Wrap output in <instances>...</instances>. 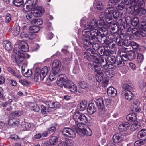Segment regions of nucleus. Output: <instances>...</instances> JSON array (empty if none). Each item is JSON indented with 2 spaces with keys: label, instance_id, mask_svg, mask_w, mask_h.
I'll list each match as a JSON object with an SVG mask.
<instances>
[{
  "label": "nucleus",
  "instance_id": "f257e3e1",
  "mask_svg": "<svg viewBox=\"0 0 146 146\" xmlns=\"http://www.w3.org/2000/svg\"><path fill=\"white\" fill-rule=\"evenodd\" d=\"M73 119L76 121V125L75 131L78 134H81L82 129L83 127H86L85 125L88 122V119L85 115L79 111L75 112L73 115Z\"/></svg>",
  "mask_w": 146,
  "mask_h": 146
},
{
  "label": "nucleus",
  "instance_id": "f03ea898",
  "mask_svg": "<svg viewBox=\"0 0 146 146\" xmlns=\"http://www.w3.org/2000/svg\"><path fill=\"white\" fill-rule=\"evenodd\" d=\"M90 45H85V46H83L86 51L84 52V56L85 58L87 59L88 61L91 62H94L95 59H98L97 58V54L95 53L92 50V49L90 48L89 46Z\"/></svg>",
  "mask_w": 146,
  "mask_h": 146
},
{
  "label": "nucleus",
  "instance_id": "7ed1b4c3",
  "mask_svg": "<svg viewBox=\"0 0 146 146\" xmlns=\"http://www.w3.org/2000/svg\"><path fill=\"white\" fill-rule=\"evenodd\" d=\"M90 29L89 28H86L83 30L82 33L85 37L84 39V46L85 45H90L93 43L94 40L91 35Z\"/></svg>",
  "mask_w": 146,
  "mask_h": 146
},
{
  "label": "nucleus",
  "instance_id": "20e7f679",
  "mask_svg": "<svg viewBox=\"0 0 146 146\" xmlns=\"http://www.w3.org/2000/svg\"><path fill=\"white\" fill-rule=\"evenodd\" d=\"M80 24L81 26L84 25V27L86 28L90 29L100 28L97 21L95 19H94L89 21H87L86 22L84 17L82 18L80 21Z\"/></svg>",
  "mask_w": 146,
  "mask_h": 146
},
{
  "label": "nucleus",
  "instance_id": "39448f33",
  "mask_svg": "<svg viewBox=\"0 0 146 146\" xmlns=\"http://www.w3.org/2000/svg\"><path fill=\"white\" fill-rule=\"evenodd\" d=\"M89 68L97 73L96 77V80L98 82H101L103 79V74L101 70L100 66L90 64L89 65Z\"/></svg>",
  "mask_w": 146,
  "mask_h": 146
},
{
  "label": "nucleus",
  "instance_id": "423d86ee",
  "mask_svg": "<svg viewBox=\"0 0 146 146\" xmlns=\"http://www.w3.org/2000/svg\"><path fill=\"white\" fill-rule=\"evenodd\" d=\"M123 49L125 50V52H127L126 53H124V54H122L124 57V60L125 61L129 60L131 61L135 59L136 57L135 52L134 51L128 50L127 48H124Z\"/></svg>",
  "mask_w": 146,
  "mask_h": 146
},
{
  "label": "nucleus",
  "instance_id": "0eeeda50",
  "mask_svg": "<svg viewBox=\"0 0 146 146\" xmlns=\"http://www.w3.org/2000/svg\"><path fill=\"white\" fill-rule=\"evenodd\" d=\"M115 8L114 7H110L106 9L105 10V13L106 17V23H110L112 21V14L114 11Z\"/></svg>",
  "mask_w": 146,
  "mask_h": 146
},
{
  "label": "nucleus",
  "instance_id": "6e6552de",
  "mask_svg": "<svg viewBox=\"0 0 146 146\" xmlns=\"http://www.w3.org/2000/svg\"><path fill=\"white\" fill-rule=\"evenodd\" d=\"M68 82L67 77L64 74H60L58 76L57 83L58 86L62 88L64 86L66 85L67 83Z\"/></svg>",
  "mask_w": 146,
  "mask_h": 146
},
{
  "label": "nucleus",
  "instance_id": "1a4fd4ad",
  "mask_svg": "<svg viewBox=\"0 0 146 146\" xmlns=\"http://www.w3.org/2000/svg\"><path fill=\"white\" fill-rule=\"evenodd\" d=\"M98 59H95L94 62H91L90 63H89L88 64V66L89 68V65L90 64L92 65H98L100 66L99 63H100V65L102 67L104 68L105 69V67L106 65H107V62L106 60V58L105 59V61L102 58L100 57L97 55V56L96 57Z\"/></svg>",
  "mask_w": 146,
  "mask_h": 146
},
{
  "label": "nucleus",
  "instance_id": "9d476101",
  "mask_svg": "<svg viewBox=\"0 0 146 146\" xmlns=\"http://www.w3.org/2000/svg\"><path fill=\"white\" fill-rule=\"evenodd\" d=\"M63 135L68 137L74 138L76 136L75 132L70 128H65L62 131Z\"/></svg>",
  "mask_w": 146,
  "mask_h": 146
},
{
  "label": "nucleus",
  "instance_id": "9b49d317",
  "mask_svg": "<svg viewBox=\"0 0 146 146\" xmlns=\"http://www.w3.org/2000/svg\"><path fill=\"white\" fill-rule=\"evenodd\" d=\"M59 105L58 102H54L52 101H48L46 102V105L47 106V107L49 109H48L47 111L48 112L52 111L54 110V108L55 107L58 106Z\"/></svg>",
  "mask_w": 146,
  "mask_h": 146
},
{
  "label": "nucleus",
  "instance_id": "f8f14e48",
  "mask_svg": "<svg viewBox=\"0 0 146 146\" xmlns=\"http://www.w3.org/2000/svg\"><path fill=\"white\" fill-rule=\"evenodd\" d=\"M64 88L68 89L70 91L73 92H77L76 86L71 81H68V82L65 85Z\"/></svg>",
  "mask_w": 146,
  "mask_h": 146
},
{
  "label": "nucleus",
  "instance_id": "ddd939ff",
  "mask_svg": "<svg viewBox=\"0 0 146 146\" xmlns=\"http://www.w3.org/2000/svg\"><path fill=\"white\" fill-rule=\"evenodd\" d=\"M95 102L99 111H103L105 106L104 105V102L103 99L102 98H99L96 100Z\"/></svg>",
  "mask_w": 146,
  "mask_h": 146
},
{
  "label": "nucleus",
  "instance_id": "4468645a",
  "mask_svg": "<svg viewBox=\"0 0 146 146\" xmlns=\"http://www.w3.org/2000/svg\"><path fill=\"white\" fill-rule=\"evenodd\" d=\"M33 15L35 17H38L41 16L42 14L44 13V10L40 7H38V8L33 9L32 11Z\"/></svg>",
  "mask_w": 146,
  "mask_h": 146
},
{
  "label": "nucleus",
  "instance_id": "2eb2a0df",
  "mask_svg": "<svg viewBox=\"0 0 146 146\" xmlns=\"http://www.w3.org/2000/svg\"><path fill=\"white\" fill-rule=\"evenodd\" d=\"M60 68L53 67L50 72L49 75L50 80L52 81L56 79L55 75L58 72Z\"/></svg>",
  "mask_w": 146,
  "mask_h": 146
},
{
  "label": "nucleus",
  "instance_id": "dca6fc26",
  "mask_svg": "<svg viewBox=\"0 0 146 146\" xmlns=\"http://www.w3.org/2000/svg\"><path fill=\"white\" fill-rule=\"evenodd\" d=\"M124 138V136L121 134H117L114 135L113 137L114 143H118L121 142Z\"/></svg>",
  "mask_w": 146,
  "mask_h": 146
},
{
  "label": "nucleus",
  "instance_id": "f3484780",
  "mask_svg": "<svg viewBox=\"0 0 146 146\" xmlns=\"http://www.w3.org/2000/svg\"><path fill=\"white\" fill-rule=\"evenodd\" d=\"M131 124L128 122L123 123L119 125V130L120 131H124L127 130L130 126Z\"/></svg>",
  "mask_w": 146,
  "mask_h": 146
},
{
  "label": "nucleus",
  "instance_id": "a211bd4d",
  "mask_svg": "<svg viewBox=\"0 0 146 146\" xmlns=\"http://www.w3.org/2000/svg\"><path fill=\"white\" fill-rule=\"evenodd\" d=\"M25 58V55L23 53H20L17 55L14 58L13 61H15L17 64H19L23 61Z\"/></svg>",
  "mask_w": 146,
  "mask_h": 146
},
{
  "label": "nucleus",
  "instance_id": "6ab92c4d",
  "mask_svg": "<svg viewBox=\"0 0 146 146\" xmlns=\"http://www.w3.org/2000/svg\"><path fill=\"white\" fill-rule=\"evenodd\" d=\"M44 68L40 70V69L39 68H36L35 74V75H40V73H41L40 75V77L41 80H43L44 78L46 77V73L44 71Z\"/></svg>",
  "mask_w": 146,
  "mask_h": 146
},
{
  "label": "nucleus",
  "instance_id": "aec40b11",
  "mask_svg": "<svg viewBox=\"0 0 146 146\" xmlns=\"http://www.w3.org/2000/svg\"><path fill=\"white\" fill-rule=\"evenodd\" d=\"M20 50L24 52H27L29 50V48L27 43L23 41H21L19 44Z\"/></svg>",
  "mask_w": 146,
  "mask_h": 146
},
{
  "label": "nucleus",
  "instance_id": "412c9836",
  "mask_svg": "<svg viewBox=\"0 0 146 146\" xmlns=\"http://www.w3.org/2000/svg\"><path fill=\"white\" fill-rule=\"evenodd\" d=\"M108 94L111 96H114L117 94L116 89L112 87H110L107 89Z\"/></svg>",
  "mask_w": 146,
  "mask_h": 146
},
{
  "label": "nucleus",
  "instance_id": "4be33fe9",
  "mask_svg": "<svg viewBox=\"0 0 146 146\" xmlns=\"http://www.w3.org/2000/svg\"><path fill=\"white\" fill-rule=\"evenodd\" d=\"M87 110L88 113L92 114L96 111V108L94 103L89 104L87 108Z\"/></svg>",
  "mask_w": 146,
  "mask_h": 146
},
{
  "label": "nucleus",
  "instance_id": "5701e85b",
  "mask_svg": "<svg viewBox=\"0 0 146 146\" xmlns=\"http://www.w3.org/2000/svg\"><path fill=\"white\" fill-rule=\"evenodd\" d=\"M120 56H117V65L119 67H121L124 65V57L123 56H122V54H120Z\"/></svg>",
  "mask_w": 146,
  "mask_h": 146
},
{
  "label": "nucleus",
  "instance_id": "b1692460",
  "mask_svg": "<svg viewBox=\"0 0 146 146\" xmlns=\"http://www.w3.org/2000/svg\"><path fill=\"white\" fill-rule=\"evenodd\" d=\"M97 28H95L90 29L91 35L92 38H93V40H94V38H97L100 35V33Z\"/></svg>",
  "mask_w": 146,
  "mask_h": 146
},
{
  "label": "nucleus",
  "instance_id": "393cba45",
  "mask_svg": "<svg viewBox=\"0 0 146 146\" xmlns=\"http://www.w3.org/2000/svg\"><path fill=\"white\" fill-rule=\"evenodd\" d=\"M126 119L128 121H136L137 119V116L136 114L131 113L128 114L126 116Z\"/></svg>",
  "mask_w": 146,
  "mask_h": 146
},
{
  "label": "nucleus",
  "instance_id": "a878e982",
  "mask_svg": "<svg viewBox=\"0 0 146 146\" xmlns=\"http://www.w3.org/2000/svg\"><path fill=\"white\" fill-rule=\"evenodd\" d=\"M4 48L7 50H10L13 48V45L9 41L7 40L4 41L3 42Z\"/></svg>",
  "mask_w": 146,
  "mask_h": 146
},
{
  "label": "nucleus",
  "instance_id": "bb28decb",
  "mask_svg": "<svg viewBox=\"0 0 146 146\" xmlns=\"http://www.w3.org/2000/svg\"><path fill=\"white\" fill-rule=\"evenodd\" d=\"M32 4V0H26L25 4L23 6L24 9L26 11H29L32 10L31 4Z\"/></svg>",
  "mask_w": 146,
  "mask_h": 146
},
{
  "label": "nucleus",
  "instance_id": "cd10ccee",
  "mask_svg": "<svg viewBox=\"0 0 146 146\" xmlns=\"http://www.w3.org/2000/svg\"><path fill=\"white\" fill-rule=\"evenodd\" d=\"M83 127V128L82 129V132L80 134H78L80 135H82L83 134H85L89 136H91L92 134V131L88 127H86V129H85Z\"/></svg>",
  "mask_w": 146,
  "mask_h": 146
},
{
  "label": "nucleus",
  "instance_id": "c85d7f7f",
  "mask_svg": "<svg viewBox=\"0 0 146 146\" xmlns=\"http://www.w3.org/2000/svg\"><path fill=\"white\" fill-rule=\"evenodd\" d=\"M30 108L32 110L36 112H38L40 110V108L35 103L30 102L29 104Z\"/></svg>",
  "mask_w": 146,
  "mask_h": 146
},
{
  "label": "nucleus",
  "instance_id": "c756f323",
  "mask_svg": "<svg viewBox=\"0 0 146 146\" xmlns=\"http://www.w3.org/2000/svg\"><path fill=\"white\" fill-rule=\"evenodd\" d=\"M106 39L105 36L99 35L97 38H94V42L97 41L101 44H104L105 42V40Z\"/></svg>",
  "mask_w": 146,
  "mask_h": 146
},
{
  "label": "nucleus",
  "instance_id": "7c9ffc66",
  "mask_svg": "<svg viewBox=\"0 0 146 146\" xmlns=\"http://www.w3.org/2000/svg\"><path fill=\"white\" fill-rule=\"evenodd\" d=\"M124 96L125 98L129 101L132 100L134 97L133 94L130 90L125 91Z\"/></svg>",
  "mask_w": 146,
  "mask_h": 146
},
{
  "label": "nucleus",
  "instance_id": "2f4dec72",
  "mask_svg": "<svg viewBox=\"0 0 146 146\" xmlns=\"http://www.w3.org/2000/svg\"><path fill=\"white\" fill-rule=\"evenodd\" d=\"M87 103L86 101H82L78 105V108L81 111L84 110L86 108Z\"/></svg>",
  "mask_w": 146,
  "mask_h": 146
},
{
  "label": "nucleus",
  "instance_id": "473e14b6",
  "mask_svg": "<svg viewBox=\"0 0 146 146\" xmlns=\"http://www.w3.org/2000/svg\"><path fill=\"white\" fill-rule=\"evenodd\" d=\"M110 32L113 33L115 34L117 33L120 34L122 32L121 29H119L117 25L112 27L110 29Z\"/></svg>",
  "mask_w": 146,
  "mask_h": 146
},
{
  "label": "nucleus",
  "instance_id": "72a5a7b5",
  "mask_svg": "<svg viewBox=\"0 0 146 146\" xmlns=\"http://www.w3.org/2000/svg\"><path fill=\"white\" fill-rule=\"evenodd\" d=\"M104 74L108 78H111L115 75V73L113 70H106L104 72Z\"/></svg>",
  "mask_w": 146,
  "mask_h": 146
},
{
  "label": "nucleus",
  "instance_id": "f704fd0d",
  "mask_svg": "<svg viewBox=\"0 0 146 146\" xmlns=\"http://www.w3.org/2000/svg\"><path fill=\"white\" fill-rule=\"evenodd\" d=\"M8 123L9 125L15 126L18 125L19 122L13 118H11L9 120Z\"/></svg>",
  "mask_w": 146,
  "mask_h": 146
},
{
  "label": "nucleus",
  "instance_id": "c9c22d12",
  "mask_svg": "<svg viewBox=\"0 0 146 146\" xmlns=\"http://www.w3.org/2000/svg\"><path fill=\"white\" fill-rule=\"evenodd\" d=\"M107 59L108 62L111 64H115L116 63V58L113 56H108Z\"/></svg>",
  "mask_w": 146,
  "mask_h": 146
},
{
  "label": "nucleus",
  "instance_id": "e433bc0d",
  "mask_svg": "<svg viewBox=\"0 0 146 146\" xmlns=\"http://www.w3.org/2000/svg\"><path fill=\"white\" fill-rule=\"evenodd\" d=\"M128 32H130L131 33H130L131 34V33L135 35V36H139V30H138L136 29L133 28L131 29L129 28L127 30Z\"/></svg>",
  "mask_w": 146,
  "mask_h": 146
},
{
  "label": "nucleus",
  "instance_id": "4c0bfd02",
  "mask_svg": "<svg viewBox=\"0 0 146 146\" xmlns=\"http://www.w3.org/2000/svg\"><path fill=\"white\" fill-rule=\"evenodd\" d=\"M20 31L19 26L16 25L14 26L13 29L12 33L14 36L17 35L19 33Z\"/></svg>",
  "mask_w": 146,
  "mask_h": 146
},
{
  "label": "nucleus",
  "instance_id": "58836bf2",
  "mask_svg": "<svg viewBox=\"0 0 146 146\" xmlns=\"http://www.w3.org/2000/svg\"><path fill=\"white\" fill-rule=\"evenodd\" d=\"M29 30L31 33H37L40 30L39 27L36 25H33L30 27Z\"/></svg>",
  "mask_w": 146,
  "mask_h": 146
},
{
  "label": "nucleus",
  "instance_id": "ea45409f",
  "mask_svg": "<svg viewBox=\"0 0 146 146\" xmlns=\"http://www.w3.org/2000/svg\"><path fill=\"white\" fill-rule=\"evenodd\" d=\"M140 127V125L139 123L137 122L134 123L131 126V130L132 131H134L139 128Z\"/></svg>",
  "mask_w": 146,
  "mask_h": 146
},
{
  "label": "nucleus",
  "instance_id": "a19ab883",
  "mask_svg": "<svg viewBox=\"0 0 146 146\" xmlns=\"http://www.w3.org/2000/svg\"><path fill=\"white\" fill-rule=\"evenodd\" d=\"M146 135V129H143L140 131L138 133L137 138L140 139Z\"/></svg>",
  "mask_w": 146,
  "mask_h": 146
},
{
  "label": "nucleus",
  "instance_id": "79ce46f5",
  "mask_svg": "<svg viewBox=\"0 0 146 146\" xmlns=\"http://www.w3.org/2000/svg\"><path fill=\"white\" fill-rule=\"evenodd\" d=\"M100 30V31H99L100 35L105 36L106 35H108V31L105 28L101 27Z\"/></svg>",
  "mask_w": 146,
  "mask_h": 146
},
{
  "label": "nucleus",
  "instance_id": "37998d69",
  "mask_svg": "<svg viewBox=\"0 0 146 146\" xmlns=\"http://www.w3.org/2000/svg\"><path fill=\"white\" fill-rule=\"evenodd\" d=\"M13 3L17 7H20L24 3L23 0H13Z\"/></svg>",
  "mask_w": 146,
  "mask_h": 146
},
{
  "label": "nucleus",
  "instance_id": "c03bdc74",
  "mask_svg": "<svg viewBox=\"0 0 146 146\" xmlns=\"http://www.w3.org/2000/svg\"><path fill=\"white\" fill-rule=\"evenodd\" d=\"M58 142V138L56 136H52L50 140V142L51 145L56 144Z\"/></svg>",
  "mask_w": 146,
  "mask_h": 146
},
{
  "label": "nucleus",
  "instance_id": "a18cd8bd",
  "mask_svg": "<svg viewBox=\"0 0 146 146\" xmlns=\"http://www.w3.org/2000/svg\"><path fill=\"white\" fill-rule=\"evenodd\" d=\"M38 2L37 0H32V4L31 6L33 9H34L38 8Z\"/></svg>",
  "mask_w": 146,
  "mask_h": 146
},
{
  "label": "nucleus",
  "instance_id": "49530a36",
  "mask_svg": "<svg viewBox=\"0 0 146 146\" xmlns=\"http://www.w3.org/2000/svg\"><path fill=\"white\" fill-rule=\"evenodd\" d=\"M115 6L117 9L120 10L123 9L125 7V4L123 2L120 3L119 4L115 3Z\"/></svg>",
  "mask_w": 146,
  "mask_h": 146
},
{
  "label": "nucleus",
  "instance_id": "de8ad7c7",
  "mask_svg": "<svg viewBox=\"0 0 146 146\" xmlns=\"http://www.w3.org/2000/svg\"><path fill=\"white\" fill-rule=\"evenodd\" d=\"M79 85L83 89L88 88L89 86V84L84 81H80L79 83Z\"/></svg>",
  "mask_w": 146,
  "mask_h": 146
},
{
  "label": "nucleus",
  "instance_id": "09e8293b",
  "mask_svg": "<svg viewBox=\"0 0 146 146\" xmlns=\"http://www.w3.org/2000/svg\"><path fill=\"white\" fill-rule=\"evenodd\" d=\"M131 23L133 26H135L138 25L139 23V19L137 17H134L131 21Z\"/></svg>",
  "mask_w": 146,
  "mask_h": 146
},
{
  "label": "nucleus",
  "instance_id": "8fccbe9b",
  "mask_svg": "<svg viewBox=\"0 0 146 146\" xmlns=\"http://www.w3.org/2000/svg\"><path fill=\"white\" fill-rule=\"evenodd\" d=\"M61 65L60 61L56 59L53 61V67L60 68Z\"/></svg>",
  "mask_w": 146,
  "mask_h": 146
},
{
  "label": "nucleus",
  "instance_id": "3c124183",
  "mask_svg": "<svg viewBox=\"0 0 146 146\" xmlns=\"http://www.w3.org/2000/svg\"><path fill=\"white\" fill-rule=\"evenodd\" d=\"M144 59L143 55L140 53H138L137 55V62L139 63H141Z\"/></svg>",
  "mask_w": 146,
  "mask_h": 146
},
{
  "label": "nucleus",
  "instance_id": "603ef678",
  "mask_svg": "<svg viewBox=\"0 0 146 146\" xmlns=\"http://www.w3.org/2000/svg\"><path fill=\"white\" fill-rule=\"evenodd\" d=\"M145 143V140L140 139L135 141L134 143L135 146H140L144 144Z\"/></svg>",
  "mask_w": 146,
  "mask_h": 146
},
{
  "label": "nucleus",
  "instance_id": "864d4df0",
  "mask_svg": "<svg viewBox=\"0 0 146 146\" xmlns=\"http://www.w3.org/2000/svg\"><path fill=\"white\" fill-rule=\"evenodd\" d=\"M122 88L126 90L127 91L128 90L131 91L133 89V87L132 86L127 84H124L123 85Z\"/></svg>",
  "mask_w": 146,
  "mask_h": 146
},
{
  "label": "nucleus",
  "instance_id": "5fc2aeb1",
  "mask_svg": "<svg viewBox=\"0 0 146 146\" xmlns=\"http://www.w3.org/2000/svg\"><path fill=\"white\" fill-rule=\"evenodd\" d=\"M95 5L96 6L97 9L99 10H101L103 9L102 4L100 1H95L94 2Z\"/></svg>",
  "mask_w": 146,
  "mask_h": 146
},
{
  "label": "nucleus",
  "instance_id": "6e6d98bb",
  "mask_svg": "<svg viewBox=\"0 0 146 146\" xmlns=\"http://www.w3.org/2000/svg\"><path fill=\"white\" fill-rule=\"evenodd\" d=\"M64 142L66 146H73L74 145L73 141L70 139H66Z\"/></svg>",
  "mask_w": 146,
  "mask_h": 146
},
{
  "label": "nucleus",
  "instance_id": "4d7b16f0",
  "mask_svg": "<svg viewBox=\"0 0 146 146\" xmlns=\"http://www.w3.org/2000/svg\"><path fill=\"white\" fill-rule=\"evenodd\" d=\"M11 15L9 13H7L5 16V22L7 23H9L11 20Z\"/></svg>",
  "mask_w": 146,
  "mask_h": 146
},
{
  "label": "nucleus",
  "instance_id": "13d9d810",
  "mask_svg": "<svg viewBox=\"0 0 146 146\" xmlns=\"http://www.w3.org/2000/svg\"><path fill=\"white\" fill-rule=\"evenodd\" d=\"M23 112L21 111H17L14 112H12L11 113V115L12 116H19L21 115Z\"/></svg>",
  "mask_w": 146,
  "mask_h": 146
},
{
  "label": "nucleus",
  "instance_id": "bf43d9fd",
  "mask_svg": "<svg viewBox=\"0 0 146 146\" xmlns=\"http://www.w3.org/2000/svg\"><path fill=\"white\" fill-rule=\"evenodd\" d=\"M32 74V73L31 70L28 69L27 72H24L23 74L24 76L26 77H29L31 76Z\"/></svg>",
  "mask_w": 146,
  "mask_h": 146
},
{
  "label": "nucleus",
  "instance_id": "052dcab7",
  "mask_svg": "<svg viewBox=\"0 0 146 146\" xmlns=\"http://www.w3.org/2000/svg\"><path fill=\"white\" fill-rule=\"evenodd\" d=\"M131 42L130 39L127 38L123 40V44L124 46L128 47L130 46Z\"/></svg>",
  "mask_w": 146,
  "mask_h": 146
},
{
  "label": "nucleus",
  "instance_id": "680f3d73",
  "mask_svg": "<svg viewBox=\"0 0 146 146\" xmlns=\"http://www.w3.org/2000/svg\"><path fill=\"white\" fill-rule=\"evenodd\" d=\"M116 68V66L114 64H108L107 65H106L105 67V69H109L115 70Z\"/></svg>",
  "mask_w": 146,
  "mask_h": 146
},
{
  "label": "nucleus",
  "instance_id": "e2e57ef3",
  "mask_svg": "<svg viewBox=\"0 0 146 146\" xmlns=\"http://www.w3.org/2000/svg\"><path fill=\"white\" fill-rule=\"evenodd\" d=\"M19 44H15L14 46V51L15 53L18 55L21 53L19 52L20 47H19Z\"/></svg>",
  "mask_w": 146,
  "mask_h": 146
},
{
  "label": "nucleus",
  "instance_id": "0e129e2a",
  "mask_svg": "<svg viewBox=\"0 0 146 146\" xmlns=\"http://www.w3.org/2000/svg\"><path fill=\"white\" fill-rule=\"evenodd\" d=\"M139 28L141 29H146V23L144 22H142L139 23L138 25Z\"/></svg>",
  "mask_w": 146,
  "mask_h": 146
},
{
  "label": "nucleus",
  "instance_id": "69168bd1",
  "mask_svg": "<svg viewBox=\"0 0 146 146\" xmlns=\"http://www.w3.org/2000/svg\"><path fill=\"white\" fill-rule=\"evenodd\" d=\"M9 70H10V72L13 74L14 76H15L18 79H20L21 77V76L16 73L15 71L13 70L11 68H9Z\"/></svg>",
  "mask_w": 146,
  "mask_h": 146
},
{
  "label": "nucleus",
  "instance_id": "338daca9",
  "mask_svg": "<svg viewBox=\"0 0 146 146\" xmlns=\"http://www.w3.org/2000/svg\"><path fill=\"white\" fill-rule=\"evenodd\" d=\"M27 38L30 40H33L35 38V34L33 33H30L27 35Z\"/></svg>",
  "mask_w": 146,
  "mask_h": 146
},
{
  "label": "nucleus",
  "instance_id": "774afa93",
  "mask_svg": "<svg viewBox=\"0 0 146 146\" xmlns=\"http://www.w3.org/2000/svg\"><path fill=\"white\" fill-rule=\"evenodd\" d=\"M139 35H140L143 37L146 35V31L144 29H139Z\"/></svg>",
  "mask_w": 146,
  "mask_h": 146
}]
</instances>
